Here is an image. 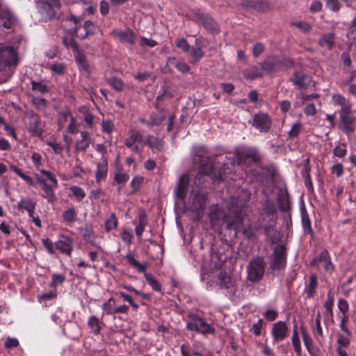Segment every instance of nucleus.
Segmentation results:
<instances>
[{
    "instance_id": "obj_1",
    "label": "nucleus",
    "mask_w": 356,
    "mask_h": 356,
    "mask_svg": "<svg viewBox=\"0 0 356 356\" xmlns=\"http://www.w3.org/2000/svg\"><path fill=\"white\" fill-rule=\"evenodd\" d=\"M60 0H38L37 8L44 19L56 17V9L60 8Z\"/></svg>"
},
{
    "instance_id": "obj_2",
    "label": "nucleus",
    "mask_w": 356,
    "mask_h": 356,
    "mask_svg": "<svg viewBox=\"0 0 356 356\" xmlns=\"http://www.w3.org/2000/svg\"><path fill=\"white\" fill-rule=\"evenodd\" d=\"M248 279L252 282L259 281L264 273V263L262 259L255 258L250 261L248 268Z\"/></svg>"
},
{
    "instance_id": "obj_3",
    "label": "nucleus",
    "mask_w": 356,
    "mask_h": 356,
    "mask_svg": "<svg viewBox=\"0 0 356 356\" xmlns=\"http://www.w3.org/2000/svg\"><path fill=\"white\" fill-rule=\"evenodd\" d=\"M339 115L344 131L346 133L355 131L356 129V118L351 112V106L341 108Z\"/></svg>"
},
{
    "instance_id": "obj_4",
    "label": "nucleus",
    "mask_w": 356,
    "mask_h": 356,
    "mask_svg": "<svg viewBox=\"0 0 356 356\" xmlns=\"http://www.w3.org/2000/svg\"><path fill=\"white\" fill-rule=\"evenodd\" d=\"M286 265V254L284 245H277L271 257L270 267L273 270H282Z\"/></svg>"
},
{
    "instance_id": "obj_5",
    "label": "nucleus",
    "mask_w": 356,
    "mask_h": 356,
    "mask_svg": "<svg viewBox=\"0 0 356 356\" xmlns=\"http://www.w3.org/2000/svg\"><path fill=\"white\" fill-rule=\"evenodd\" d=\"M16 63V51L9 46L1 47L0 48V70L3 66L15 65Z\"/></svg>"
},
{
    "instance_id": "obj_6",
    "label": "nucleus",
    "mask_w": 356,
    "mask_h": 356,
    "mask_svg": "<svg viewBox=\"0 0 356 356\" xmlns=\"http://www.w3.org/2000/svg\"><path fill=\"white\" fill-rule=\"evenodd\" d=\"M143 136L137 130H131L129 132L125 145L135 152H140L143 149Z\"/></svg>"
},
{
    "instance_id": "obj_7",
    "label": "nucleus",
    "mask_w": 356,
    "mask_h": 356,
    "mask_svg": "<svg viewBox=\"0 0 356 356\" xmlns=\"http://www.w3.org/2000/svg\"><path fill=\"white\" fill-rule=\"evenodd\" d=\"M271 334L275 341H282L289 335V327L285 321H279L272 325Z\"/></svg>"
},
{
    "instance_id": "obj_8",
    "label": "nucleus",
    "mask_w": 356,
    "mask_h": 356,
    "mask_svg": "<svg viewBox=\"0 0 356 356\" xmlns=\"http://www.w3.org/2000/svg\"><path fill=\"white\" fill-rule=\"evenodd\" d=\"M271 124V120L266 113H259L254 116L252 125L260 131H267Z\"/></svg>"
},
{
    "instance_id": "obj_9",
    "label": "nucleus",
    "mask_w": 356,
    "mask_h": 356,
    "mask_svg": "<svg viewBox=\"0 0 356 356\" xmlns=\"http://www.w3.org/2000/svg\"><path fill=\"white\" fill-rule=\"evenodd\" d=\"M113 37L120 42L133 44L135 42L136 36L129 29L125 30H114L112 32Z\"/></svg>"
},
{
    "instance_id": "obj_10",
    "label": "nucleus",
    "mask_w": 356,
    "mask_h": 356,
    "mask_svg": "<svg viewBox=\"0 0 356 356\" xmlns=\"http://www.w3.org/2000/svg\"><path fill=\"white\" fill-rule=\"evenodd\" d=\"M55 247L62 253L70 255L72 251L73 241L70 238L62 235L55 243Z\"/></svg>"
},
{
    "instance_id": "obj_11",
    "label": "nucleus",
    "mask_w": 356,
    "mask_h": 356,
    "mask_svg": "<svg viewBox=\"0 0 356 356\" xmlns=\"http://www.w3.org/2000/svg\"><path fill=\"white\" fill-rule=\"evenodd\" d=\"M192 198V206L191 209L195 211H198L204 207L206 204V197L200 191H196L195 189H193L191 191Z\"/></svg>"
},
{
    "instance_id": "obj_12",
    "label": "nucleus",
    "mask_w": 356,
    "mask_h": 356,
    "mask_svg": "<svg viewBox=\"0 0 356 356\" xmlns=\"http://www.w3.org/2000/svg\"><path fill=\"white\" fill-rule=\"evenodd\" d=\"M29 131L35 136H41L42 134V123L38 115L33 114L29 118Z\"/></svg>"
},
{
    "instance_id": "obj_13",
    "label": "nucleus",
    "mask_w": 356,
    "mask_h": 356,
    "mask_svg": "<svg viewBox=\"0 0 356 356\" xmlns=\"http://www.w3.org/2000/svg\"><path fill=\"white\" fill-rule=\"evenodd\" d=\"M188 182L189 178L187 175H183L180 177L175 190V196L177 199L184 200L187 194Z\"/></svg>"
},
{
    "instance_id": "obj_14",
    "label": "nucleus",
    "mask_w": 356,
    "mask_h": 356,
    "mask_svg": "<svg viewBox=\"0 0 356 356\" xmlns=\"http://www.w3.org/2000/svg\"><path fill=\"white\" fill-rule=\"evenodd\" d=\"M318 262L323 264L324 269L327 272L331 273L334 270V266L330 260V257L327 252L324 251L321 252L319 257L314 259L311 264L314 266L315 264H318Z\"/></svg>"
},
{
    "instance_id": "obj_15",
    "label": "nucleus",
    "mask_w": 356,
    "mask_h": 356,
    "mask_svg": "<svg viewBox=\"0 0 356 356\" xmlns=\"http://www.w3.org/2000/svg\"><path fill=\"white\" fill-rule=\"evenodd\" d=\"M14 22L15 17L9 10H0V26L10 29Z\"/></svg>"
},
{
    "instance_id": "obj_16",
    "label": "nucleus",
    "mask_w": 356,
    "mask_h": 356,
    "mask_svg": "<svg viewBox=\"0 0 356 356\" xmlns=\"http://www.w3.org/2000/svg\"><path fill=\"white\" fill-rule=\"evenodd\" d=\"M290 80L299 88H305L310 83L311 79L301 72H296L292 75Z\"/></svg>"
},
{
    "instance_id": "obj_17",
    "label": "nucleus",
    "mask_w": 356,
    "mask_h": 356,
    "mask_svg": "<svg viewBox=\"0 0 356 356\" xmlns=\"http://www.w3.org/2000/svg\"><path fill=\"white\" fill-rule=\"evenodd\" d=\"M277 202L280 210L286 211L290 209L291 202L286 189L280 190L277 196Z\"/></svg>"
},
{
    "instance_id": "obj_18",
    "label": "nucleus",
    "mask_w": 356,
    "mask_h": 356,
    "mask_svg": "<svg viewBox=\"0 0 356 356\" xmlns=\"http://www.w3.org/2000/svg\"><path fill=\"white\" fill-rule=\"evenodd\" d=\"M38 181L40 183L51 182L55 188L58 186V181L55 176L49 171L41 170L40 173L36 175Z\"/></svg>"
},
{
    "instance_id": "obj_19",
    "label": "nucleus",
    "mask_w": 356,
    "mask_h": 356,
    "mask_svg": "<svg viewBox=\"0 0 356 356\" xmlns=\"http://www.w3.org/2000/svg\"><path fill=\"white\" fill-rule=\"evenodd\" d=\"M108 173V163L106 160L102 159L97 164V170L95 171V179L97 182L99 183L105 179Z\"/></svg>"
},
{
    "instance_id": "obj_20",
    "label": "nucleus",
    "mask_w": 356,
    "mask_h": 356,
    "mask_svg": "<svg viewBox=\"0 0 356 356\" xmlns=\"http://www.w3.org/2000/svg\"><path fill=\"white\" fill-rule=\"evenodd\" d=\"M243 197H231L227 204L228 206V209L231 213H234L236 211L235 207H238L243 206L246 200L249 198V196L246 192H243Z\"/></svg>"
},
{
    "instance_id": "obj_21",
    "label": "nucleus",
    "mask_w": 356,
    "mask_h": 356,
    "mask_svg": "<svg viewBox=\"0 0 356 356\" xmlns=\"http://www.w3.org/2000/svg\"><path fill=\"white\" fill-rule=\"evenodd\" d=\"M81 136V139L76 142V149L77 151H85L90 143L89 134L87 131H82Z\"/></svg>"
},
{
    "instance_id": "obj_22",
    "label": "nucleus",
    "mask_w": 356,
    "mask_h": 356,
    "mask_svg": "<svg viewBox=\"0 0 356 356\" xmlns=\"http://www.w3.org/2000/svg\"><path fill=\"white\" fill-rule=\"evenodd\" d=\"M35 206V203L29 199H22L17 204L18 209L26 210L30 217H33Z\"/></svg>"
},
{
    "instance_id": "obj_23",
    "label": "nucleus",
    "mask_w": 356,
    "mask_h": 356,
    "mask_svg": "<svg viewBox=\"0 0 356 356\" xmlns=\"http://www.w3.org/2000/svg\"><path fill=\"white\" fill-rule=\"evenodd\" d=\"M103 323L95 316H91L88 321V325L95 334H98L102 328Z\"/></svg>"
},
{
    "instance_id": "obj_24",
    "label": "nucleus",
    "mask_w": 356,
    "mask_h": 356,
    "mask_svg": "<svg viewBox=\"0 0 356 356\" xmlns=\"http://www.w3.org/2000/svg\"><path fill=\"white\" fill-rule=\"evenodd\" d=\"M116 302L114 298H110L102 305L103 315L115 314Z\"/></svg>"
},
{
    "instance_id": "obj_25",
    "label": "nucleus",
    "mask_w": 356,
    "mask_h": 356,
    "mask_svg": "<svg viewBox=\"0 0 356 356\" xmlns=\"http://www.w3.org/2000/svg\"><path fill=\"white\" fill-rule=\"evenodd\" d=\"M353 1L354 0H325V4L327 8L330 10L336 12L340 9L341 6V1H343L347 4V6H349Z\"/></svg>"
},
{
    "instance_id": "obj_26",
    "label": "nucleus",
    "mask_w": 356,
    "mask_h": 356,
    "mask_svg": "<svg viewBox=\"0 0 356 356\" xmlns=\"http://www.w3.org/2000/svg\"><path fill=\"white\" fill-rule=\"evenodd\" d=\"M219 285L225 289L233 286V282L229 275L226 272H220L218 275Z\"/></svg>"
},
{
    "instance_id": "obj_27",
    "label": "nucleus",
    "mask_w": 356,
    "mask_h": 356,
    "mask_svg": "<svg viewBox=\"0 0 356 356\" xmlns=\"http://www.w3.org/2000/svg\"><path fill=\"white\" fill-rule=\"evenodd\" d=\"M319 44L322 47L331 49L334 45L333 33H330L322 36L319 40Z\"/></svg>"
},
{
    "instance_id": "obj_28",
    "label": "nucleus",
    "mask_w": 356,
    "mask_h": 356,
    "mask_svg": "<svg viewBox=\"0 0 356 356\" xmlns=\"http://www.w3.org/2000/svg\"><path fill=\"white\" fill-rule=\"evenodd\" d=\"M64 117L66 121H69L67 131L73 134H77L79 129L74 118L70 113L65 114Z\"/></svg>"
},
{
    "instance_id": "obj_29",
    "label": "nucleus",
    "mask_w": 356,
    "mask_h": 356,
    "mask_svg": "<svg viewBox=\"0 0 356 356\" xmlns=\"http://www.w3.org/2000/svg\"><path fill=\"white\" fill-rule=\"evenodd\" d=\"M189 56L193 63H197L203 57L204 52L200 47H193L189 51Z\"/></svg>"
},
{
    "instance_id": "obj_30",
    "label": "nucleus",
    "mask_w": 356,
    "mask_h": 356,
    "mask_svg": "<svg viewBox=\"0 0 356 356\" xmlns=\"http://www.w3.org/2000/svg\"><path fill=\"white\" fill-rule=\"evenodd\" d=\"M79 111L84 116V121L89 127H92L95 124L94 116L90 113L88 108L82 106L79 108Z\"/></svg>"
},
{
    "instance_id": "obj_31",
    "label": "nucleus",
    "mask_w": 356,
    "mask_h": 356,
    "mask_svg": "<svg viewBox=\"0 0 356 356\" xmlns=\"http://www.w3.org/2000/svg\"><path fill=\"white\" fill-rule=\"evenodd\" d=\"M147 143L152 149L161 150L163 147L162 140L152 136H147Z\"/></svg>"
},
{
    "instance_id": "obj_32",
    "label": "nucleus",
    "mask_w": 356,
    "mask_h": 356,
    "mask_svg": "<svg viewBox=\"0 0 356 356\" xmlns=\"http://www.w3.org/2000/svg\"><path fill=\"white\" fill-rule=\"evenodd\" d=\"M244 76L248 79H255L261 76V69L257 67H251L244 72Z\"/></svg>"
},
{
    "instance_id": "obj_33",
    "label": "nucleus",
    "mask_w": 356,
    "mask_h": 356,
    "mask_svg": "<svg viewBox=\"0 0 356 356\" xmlns=\"http://www.w3.org/2000/svg\"><path fill=\"white\" fill-rule=\"evenodd\" d=\"M74 53L75 54L74 56L79 68L88 70V64L86 61L85 56L79 52V49H77L76 51H74Z\"/></svg>"
},
{
    "instance_id": "obj_34",
    "label": "nucleus",
    "mask_w": 356,
    "mask_h": 356,
    "mask_svg": "<svg viewBox=\"0 0 356 356\" xmlns=\"http://www.w3.org/2000/svg\"><path fill=\"white\" fill-rule=\"evenodd\" d=\"M118 220L114 213H111L110 217L105 222V229L106 232H110L117 227Z\"/></svg>"
},
{
    "instance_id": "obj_35",
    "label": "nucleus",
    "mask_w": 356,
    "mask_h": 356,
    "mask_svg": "<svg viewBox=\"0 0 356 356\" xmlns=\"http://www.w3.org/2000/svg\"><path fill=\"white\" fill-rule=\"evenodd\" d=\"M291 342L293 346V348L296 353H300L301 351V344L300 341L299 339L298 333L297 331V329L294 327L292 337H291Z\"/></svg>"
},
{
    "instance_id": "obj_36",
    "label": "nucleus",
    "mask_w": 356,
    "mask_h": 356,
    "mask_svg": "<svg viewBox=\"0 0 356 356\" xmlns=\"http://www.w3.org/2000/svg\"><path fill=\"white\" fill-rule=\"evenodd\" d=\"M317 286V277L315 275H312L309 278L308 284V296L312 297L314 296L316 289Z\"/></svg>"
},
{
    "instance_id": "obj_37",
    "label": "nucleus",
    "mask_w": 356,
    "mask_h": 356,
    "mask_svg": "<svg viewBox=\"0 0 356 356\" xmlns=\"http://www.w3.org/2000/svg\"><path fill=\"white\" fill-rule=\"evenodd\" d=\"M145 277L149 284L152 287V289L156 291H159L161 290V286L160 284L156 280V279L149 273H145Z\"/></svg>"
},
{
    "instance_id": "obj_38",
    "label": "nucleus",
    "mask_w": 356,
    "mask_h": 356,
    "mask_svg": "<svg viewBox=\"0 0 356 356\" xmlns=\"http://www.w3.org/2000/svg\"><path fill=\"white\" fill-rule=\"evenodd\" d=\"M199 329L198 332H201L202 334H209V333H213V329L211 327V326L209 324H207L202 318H200L199 320Z\"/></svg>"
},
{
    "instance_id": "obj_39",
    "label": "nucleus",
    "mask_w": 356,
    "mask_h": 356,
    "mask_svg": "<svg viewBox=\"0 0 356 356\" xmlns=\"http://www.w3.org/2000/svg\"><path fill=\"white\" fill-rule=\"evenodd\" d=\"M49 69L52 74L56 75H62L65 72V66L63 63H58L49 66Z\"/></svg>"
},
{
    "instance_id": "obj_40",
    "label": "nucleus",
    "mask_w": 356,
    "mask_h": 356,
    "mask_svg": "<svg viewBox=\"0 0 356 356\" xmlns=\"http://www.w3.org/2000/svg\"><path fill=\"white\" fill-rule=\"evenodd\" d=\"M83 29L85 31V34L83 35H79V37L81 38H86L89 35L92 34L95 31V25L91 21L87 20L84 22Z\"/></svg>"
},
{
    "instance_id": "obj_41",
    "label": "nucleus",
    "mask_w": 356,
    "mask_h": 356,
    "mask_svg": "<svg viewBox=\"0 0 356 356\" xmlns=\"http://www.w3.org/2000/svg\"><path fill=\"white\" fill-rule=\"evenodd\" d=\"M65 23L72 25V27L69 29L70 32L76 34L78 33V29L81 28V23L75 17H72L70 19L67 20Z\"/></svg>"
},
{
    "instance_id": "obj_42",
    "label": "nucleus",
    "mask_w": 356,
    "mask_h": 356,
    "mask_svg": "<svg viewBox=\"0 0 356 356\" xmlns=\"http://www.w3.org/2000/svg\"><path fill=\"white\" fill-rule=\"evenodd\" d=\"M101 126L103 132L107 134H111L113 131L114 124L111 120H103Z\"/></svg>"
},
{
    "instance_id": "obj_43",
    "label": "nucleus",
    "mask_w": 356,
    "mask_h": 356,
    "mask_svg": "<svg viewBox=\"0 0 356 356\" xmlns=\"http://www.w3.org/2000/svg\"><path fill=\"white\" fill-rule=\"evenodd\" d=\"M332 100L336 105H339L341 108L346 106H351L350 103L346 102L345 97L339 94L334 95L332 96Z\"/></svg>"
},
{
    "instance_id": "obj_44",
    "label": "nucleus",
    "mask_w": 356,
    "mask_h": 356,
    "mask_svg": "<svg viewBox=\"0 0 356 356\" xmlns=\"http://www.w3.org/2000/svg\"><path fill=\"white\" fill-rule=\"evenodd\" d=\"M65 280V277L62 274L54 273L52 275V280L50 286L52 287H56L57 286L63 284Z\"/></svg>"
},
{
    "instance_id": "obj_45",
    "label": "nucleus",
    "mask_w": 356,
    "mask_h": 356,
    "mask_svg": "<svg viewBox=\"0 0 356 356\" xmlns=\"http://www.w3.org/2000/svg\"><path fill=\"white\" fill-rule=\"evenodd\" d=\"M42 185V189L44 191L47 197L52 198L54 197V188L53 184L51 182L40 183Z\"/></svg>"
},
{
    "instance_id": "obj_46",
    "label": "nucleus",
    "mask_w": 356,
    "mask_h": 356,
    "mask_svg": "<svg viewBox=\"0 0 356 356\" xmlns=\"http://www.w3.org/2000/svg\"><path fill=\"white\" fill-rule=\"evenodd\" d=\"M63 42L67 48H71L73 51H76L78 46L73 37H65Z\"/></svg>"
},
{
    "instance_id": "obj_47",
    "label": "nucleus",
    "mask_w": 356,
    "mask_h": 356,
    "mask_svg": "<svg viewBox=\"0 0 356 356\" xmlns=\"http://www.w3.org/2000/svg\"><path fill=\"white\" fill-rule=\"evenodd\" d=\"M32 88L35 92L40 93H46L48 92L46 86L42 82L32 81Z\"/></svg>"
},
{
    "instance_id": "obj_48",
    "label": "nucleus",
    "mask_w": 356,
    "mask_h": 356,
    "mask_svg": "<svg viewBox=\"0 0 356 356\" xmlns=\"http://www.w3.org/2000/svg\"><path fill=\"white\" fill-rule=\"evenodd\" d=\"M70 191L72 194L79 200H82L86 196L85 192L80 187L76 186H71Z\"/></svg>"
},
{
    "instance_id": "obj_49",
    "label": "nucleus",
    "mask_w": 356,
    "mask_h": 356,
    "mask_svg": "<svg viewBox=\"0 0 356 356\" xmlns=\"http://www.w3.org/2000/svg\"><path fill=\"white\" fill-rule=\"evenodd\" d=\"M314 334L323 337V329L321 325V315L318 314L315 320V327L314 331Z\"/></svg>"
},
{
    "instance_id": "obj_50",
    "label": "nucleus",
    "mask_w": 356,
    "mask_h": 356,
    "mask_svg": "<svg viewBox=\"0 0 356 356\" xmlns=\"http://www.w3.org/2000/svg\"><path fill=\"white\" fill-rule=\"evenodd\" d=\"M33 103L39 110H42L47 106V102L45 99L41 97H34Z\"/></svg>"
},
{
    "instance_id": "obj_51",
    "label": "nucleus",
    "mask_w": 356,
    "mask_h": 356,
    "mask_svg": "<svg viewBox=\"0 0 356 356\" xmlns=\"http://www.w3.org/2000/svg\"><path fill=\"white\" fill-rule=\"evenodd\" d=\"M133 237L131 230H124L121 233V239L128 245L131 243Z\"/></svg>"
},
{
    "instance_id": "obj_52",
    "label": "nucleus",
    "mask_w": 356,
    "mask_h": 356,
    "mask_svg": "<svg viewBox=\"0 0 356 356\" xmlns=\"http://www.w3.org/2000/svg\"><path fill=\"white\" fill-rule=\"evenodd\" d=\"M42 243L44 247L46 248V250L48 251L49 254H54L55 253V244L52 243V241L49 238H44L42 239Z\"/></svg>"
},
{
    "instance_id": "obj_53",
    "label": "nucleus",
    "mask_w": 356,
    "mask_h": 356,
    "mask_svg": "<svg viewBox=\"0 0 356 356\" xmlns=\"http://www.w3.org/2000/svg\"><path fill=\"white\" fill-rule=\"evenodd\" d=\"M301 129V124L300 122H297L293 124L291 130L289 131V136L290 138H295L298 136L300 133Z\"/></svg>"
},
{
    "instance_id": "obj_54",
    "label": "nucleus",
    "mask_w": 356,
    "mask_h": 356,
    "mask_svg": "<svg viewBox=\"0 0 356 356\" xmlns=\"http://www.w3.org/2000/svg\"><path fill=\"white\" fill-rule=\"evenodd\" d=\"M129 178L128 175L119 172L115 174L114 180L118 184H124L128 181Z\"/></svg>"
},
{
    "instance_id": "obj_55",
    "label": "nucleus",
    "mask_w": 356,
    "mask_h": 356,
    "mask_svg": "<svg viewBox=\"0 0 356 356\" xmlns=\"http://www.w3.org/2000/svg\"><path fill=\"white\" fill-rule=\"evenodd\" d=\"M76 217V213L74 209H69L63 213V218L67 222H73Z\"/></svg>"
},
{
    "instance_id": "obj_56",
    "label": "nucleus",
    "mask_w": 356,
    "mask_h": 356,
    "mask_svg": "<svg viewBox=\"0 0 356 356\" xmlns=\"http://www.w3.org/2000/svg\"><path fill=\"white\" fill-rule=\"evenodd\" d=\"M263 326V321L261 319H259L258 321L254 323L251 328L250 331L252 332L256 336H259L261 334V327Z\"/></svg>"
},
{
    "instance_id": "obj_57",
    "label": "nucleus",
    "mask_w": 356,
    "mask_h": 356,
    "mask_svg": "<svg viewBox=\"0 0 356 356\" xmlns=\"http://www.w3.org/2000/svg\"><path fill=\"white\" fill-rule=\"evenodd\" d=\"M109 83L116 90L120 91L123 89L122 81L119 79L112 78L109 80Z\"/></svg>"
},
{
    "instance_id": "obj_58",
    "label": "nucleus",
    "mask_w": 356,
    "mask_h": 356,
    "mask_svg": "<svg viewBox=\"0 0 356 356\" xmlns=\"http://www.w3.org/2000/svg\"><path fill=\"white\" fill-rule=\"evenodd\" d=\"M301 331L305 346H306L307 349L309 350L312 345V339L306 332V331L303 329V327L301 328Z\"/></svg>"
},
{
    "instance_id": "obj_59",
    "label": "nucleus",
    "mask_w": 356,
    "mask_h": 356,
    "mask_svg": "<svg viewBox=\"0 0 356 356\" xmlns=\"http://www.w3.org/2000/svg\"><path fill=\"white\" fill-rule=\"evenodd\" d=\"M333 154L337 157H339V158L343 157L346 154V149L345 145H342L336 147L333 149Z\"/></svg>"
},
{
    "instance_id": "obj_60",
    "label": "nucleus",
    "mask_w": 356,
    "mask_h": 356,
    "mask_svg": "<svg viewBox=\"0 0 356 356\" xmlns=\"http://www.w3.org/2000/svg\"><path fill=\"white\" fill-rule=\"evenodd\" d=\"M176 44L177 47L181 49L184 52H189L191 49L186 40L184 38L177 40Z\"/></svg>"
},
{
    "instance_id": "obj_61",
    "label": "nucleus",
    "mask_w": 356,
    "mask_h": 356,
    "mask_svg": "<svg viewBox=\"0 0 356 356\" xmlns=\"http://www.w3.org/2000/svg\"><path fill=\"white\" fill-rule=\"evenodd\" d=\"M291 24L300 29L303 32H308L311 29V26L309 24L305 22H294Z\"/></svg>"
},
{
    "instance_id": "obj_62",
    "label": "nucleus",
    "mask_w": 356,
    "mask_h": 356,
    "mask_svg": "<svg viewBox=\"0 0 356 356\" xmlns=\"http://www.w3.org/2000/svg\"><path fill=\"white\" fill-rule=\"evenodd\" d=\"M264 315L266 320L269 321H273L277 318L278 313L275 310L268 309L266 311Z\"/></svg>"
},
{
    "instance_id": "obj_63",
    "label": "nucleus",
    "mask_w": 356,
    "mask_h": 356,
    "mask_svg": "<svg viewBox=\"0 0 356 356\" xmlns=\"http://www.w3.org/2000/svg\"><path fill=\"white\" fill-rule=\"evenodd\" d=\"M199 320L200 318H195L193 321L188 322L186 325L188 330L195 332H198L199 329Z\"/></svg>"
},
{
    "instance_id": "obj_64",
    "label": "nucleus",
    "mask_w": 356,
    "mask_h": 356,
    "mask_svg": "<svg viewBox=\"0 0 356 356\" xmlns=\"http://www.w3.org/2000/svg\"><path fill=\"white\" fill-rule=\"evenodd\" d=\"M176 68L182 73H186L189 71L190 67L187 63L182 61H179L175 65Z\"/></svg>"
}]
</instances>
